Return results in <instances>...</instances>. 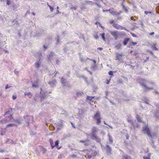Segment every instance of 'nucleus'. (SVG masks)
<instances>
[{"mask_svg":"<svg viewBox=\"0 0 159 159\" xmlns=\"http://www.w3.org/2000/svg\"><path fill=\"white\" fill-rule=\"evenodd\" d=\"M93 118L96 120V124L97 125H100L101 122V114L99 111H97L94 115Z\"/></svg>","mask_w":159,"mask_h":159,"instance_id":"f257e3e1","label":"nucleus"},{"mask_svg":"<svg viewBox=\"0 0 159 159\" xmlns=\"http://www.w3.org/2000/svg\"><path fill=\"white\" fill-rule=\"evenodd\" d=\"M127 120L128 122L130 124L131 127H135L136 126V128H138L139 127V125L138 123H137L136 125H135L134 123L136 122V121L135 120H133L130 119H128Z\"/></svg>","mask_w":159,"mask_h":159,"instance_id":"f03ea898","label":"nucleus"},{"mask_svg":"<svg viewBox=\"0 0 159 159\" xmlns=\"http://www.w3.org/2000/svg\"><path fill=\"white\" fill-rule=\"evenodd\" d=\"M143 131L144 133L147 134L148 136L150 135V134L151 133V131L148 125H145L143 127Z\"/></svg>","mask_w":159,"mask_h":159,"instance_id":"7ed1b4c3","label":"nucleus"},{"mask_svg":"<svg viewBox=\"0 0 159 159\" xmlns=\"http://www.w3.org/2000/svg\"><path fill=\"white\" fill-rule=\"evenodd\" d=\"M140 85L144 89V91L145 92H147L153 89V87H147L146 85L142 83H139Z\"/></svg>","mask_w":159,"mask_h":159,"instance_id":"20e7f679","label":"nucleus"},{"mask_svg":"<svg viewBox=\"0 0 159 159\" xmlns=\"http://www.w3.org/2000/svg\"><path fill=\"white\" fill-rule=\"evenodd\" d=\"M110 34L114 37L115 40H117L119 37V34L117 31H111Z\"/></svg>","mask_w":159,"mask_h":159,"instance_id":"39448f33","label":"nucleus"},{"mask_svg":"<svg viewBox=\"0 0 159 159\" xmlns=\"http://www.w3.org/2000/svg\"><path fill=\"white\" fill-rule=\"evenodd\" d=\"M57 83V80L55 79H53L50 80L48 82V84L52 88L56 86Z\"/></svg>","mask_w":159,"mask_h":159,"instance_id":"423d86ee","label":"nucleus"},{"mask_svg":"<svg viewBox=\"0 0 159 159\" xmlns=\"http://www.w3.org/2000/svg\"><path fill=\"white\" fill-rule=\"evenodd\" d=\"M112 26L115 29H120V30H126V29L125 28L123 27L122 26L119 25L117 23H114L112 25Z\"/></svg>","mask_w":159,"mask_h":159,"instance_id":"0eeeda50","label":"nucleus"},{"mask_svg":"<svg viewBox=\"0 0 159 159\" xmlns=\"http://www.w3.org/2000/svg\"><path fill=\"white\" fill-rule=\"evenodd\" d=\"M106 152L108 154H110L111 153V152L112 150L111 148L108 145H107L105 148Z\"/></svg>","mask_w":159,"mask_h":159,"instance_id":"6e6552de","label":"nucleus"},{"mask_svg":"<svg viewBox=\"0 0 159 159\" xmlns=\"http://www.w3.org/2000/svg\"><path fill=\"white\" fill-rule=\"evenodd\" d=\"M91 138L93 140H95L97 142L100 143L101 145L102 146V144L101 143V140L96 135H93Z\"/></svg>","mask_w":159,"mask_h":159,"instance_id":"1a4fd4ad","label":"nucleus"},{"mask_svg":"<svg viewBox=\"0 0 159 159\" xmlns=\"http://www.w3.org/2000/svg\"><path fill=\"white\" fill-rule=\"evenodd\" d=\"M33 118V116L27 115V118L26 120L27 121L26 123H28V125H29V123L32 121Z\"/></svg>","mask_w":159,"mask_h":159,"instance_id":"9d476101","label":"nucleus"},{"mask_svg":"<svg viewBox=\"0 0 159 159\" xmlns=\"http://www.w3.org/2000/svg\"><path fill=\"white\" fill-rule=\"evenodd\" d=\"M92 134H91V137H92L93 135H96V134L98 132V129L97 127H93L92 129Z\"/></svg>","mask_w":159,"mask_h":159,"instance_id":"9b49d317","label":"nucleus"},{"mask_svg":"<svg viewBox=\"0 0 159 159\" xmlns=\"http://www.w3.org/2000/svg\"><path fill=\"white\" fill-rule=\"evenodd\" d=\"M61 82L62 84L64 85L63 86L64 87L66 86L67 87V85H68V83L67 82L66 80L63 78H61Z\"/></svg>","mask_w":159,"mask_h":159,"instance_id":"f8f14e48","label":"nucleus"},{"mask_svg":"<svg viewBox=\"0 0 159 159\" xmlns=\"http://www.w3.org/2000/svg\"><path fill=\"white\" fill-rule=\"evenodd\" d=\"M46 92L44 93H41V92H40V101H42L44 99L47 97V95L46 93Z\"/></svg>","mask_w":159,"mask_h":159,"instance_id":"ddd939ff","label":"nucleus"},{"mask_svg":"<svg viewBox=\"0 0 159 159\" xmlns=\"http://www.w3.org/2000/svg\"><path fill=\"white\" fill-rule=\"evenodd\" d=\"M59 140H57L55 142V144L53 145L54 148L55 147H56L57 148L58 150L60 149L61 147H59Z\"/></svg>","mask_w":159,"mask_h":159,"instance_id":"4468645a","label":"nucleus"},{"mask_svg":"<svg viewBox=\"0 0 159 159\" xmlns=\"http://www.w3.org/2000/svg\"><path fill=\"white\" fill-rule=\"evenodd\" d=\"M9 121L7 118H6L5 119L1 120L0 121V124H5Z\"/></svg>","mask_w":159,"mask_h":159,"instance_id":"2eb2a0df","label":"nucleus"},{"mask_svg":"<svg viewBox=\"0 0 159 159\" xmlns=\"http://www.w3.org/2000/svg\"><path fill=\"white\" fill-rule=\"evenodd\" d=\"M157 44L156 43H153L151 45V48H152L153 50H155L157 51L158 48L156 47Z\"/></svg>","mask_w":159,"mask_h":159,"instance_id":"dca6fc26","label":"nucleus"},{"mask_svg":"<svg viewBox=\"0 0 159 159\" xmlns=\"http://www.w3.org/2000/svg\"><path fill=\"white\" fill-rule=\"evenodd\" d=\"M137 44L136 42H134L132 41H130L128 44V47L129 48H133V47L134 45H136Z\"/></svg>","mask_w":159,"mask_h":159,"instance_id":"f3484780","label":"nucleus"},{"mask_svg":"<svg viewBox=\"0 0 159 159\" xmlns=\"http://www.w3.org/2000/svg\"><path fill=\"white\" fill-rule=\"evenodd\" d=\"M157 134L156 133L153 132L152 134H150V135L148 137H150L152 139H154L157 137Z\"/></svg>","mask_w":159,"mask_h":159,"instance_id":"a211bd4d","label":"nucleus"},{"mask_svg":"<svg viewBox=\"0 0 159 159\" xmlns=\"http://www.w3.org/2000/svg\"><path fill=\"white\" fill-rule=\"evenodd\" d=\"M80 78H83L85 82L87 85H88L89 84V82L87 80V78L84 75H81L80 76Z\"/></svg>","mask_w":159,"mask_h":159,"instance_id":"6ab92c4d","label":"nucleus"},{"mask_svg":"<svg viewBox=\"0 0 159 159\" xmlns=\"http://www.w3.org/2000/svg\"><path fill=\"white\" fill-rule=\"evenodd\" d=\"M121 12H122L121 11H120L119 12H117L116 11H111L110 12V13L113 15H116V16H117V15H120V13H121Z\"/></svg>","mask_w":159,"mask_h":159,"instance_id":"aec40b11","label":"nucleus"},{"mask_svg":"<svg viewBox=\"0 0 159 159\" xmlns=\"http://www.w3.org/2000/svg\"><path fill=\"white\" fill-rule=\"evenodd\" d=\"M24 94L25 96H27L29 98H31L32 96V95L30 92H25L24 93Z\"/></svg>","mask_w":159,"mask_h":159,"instance_id":"412c9836","label":"nucleus"},{"mask_svg":"<svg viewBox=\"0 0 159 159\" xmlns=\"http://www.w3.org/2000/svg\"><path fill=\"white\" fill-rule=\"evenodd\" d=\"M122 57V55L121 54H116V60L120 61Z\"/></svg>","mask_w":159,"mask_h":159,"instance_id":"4be33fe9","label":"nucleus"},{"mask_svg":"<svg viewBox=\"0 0 159 159\" xmlns=\"http://www.w3.org/2000/svg\"><path fill=\"white\" fill-rule=\"evenodd\" d=\"M95 96H88L87 97L86 99L90 101H92L93 99L94 98Z\"/></svg>","mask_w":159,"mask_h":159,"instance_id":"5701e85b","label":"nucleus"},{"mask_svg":"<svg viewBox=\"0 0 159 159\" xmlns=\"http://www.w3.org/2000/svg\"><path fill=\"white\" fill-rule=\"evenodd\" d=\"M130 39L129 38H127L125 39L123 42V44L124 45H126L128 42L129 41Z\"/></svg>","mask_w":159,"mask_h":159,"instance_id":"b1692460","label":"nucleus"},{"mask_svg":"<svg viewBox=\"0 0 159 159\" xmlns=\"http://www.w3.org/2000/svg\"><path fill=\"white\" fill-rule=\"evenodd\" d=\"M49 141L50 143V144L51 147V149H53L54 148L53 147V142L52 140L50 139L49 140Z\"/></svg>","mask_w":159,"mask_h":159,"instance_id":"393cba45","label":"nucleus"},{"mask_svg":"<svg viewBox=\"0 0 159 159\" xmlns=\"http://www.w3.org/2000/svg\"><path fill=\"white\" fill-rule=\"evenodd\" d=\"M155 115L157 119L159 120V112L157 111H156L155 113Z\"/></svg>","mask_w":159,"mask_h":159,"instance_id":"a878e982","label":"nucleus"},{"mask_svg":"<svg viewBox=\"0 0 159 159\" xmlns=\"http://www.w3.org/2000/svg\"><path fill=\"white\" fill-rule=\"evenodd\" d=\"M108 136L109 140L110 142L111 143H113V140L112 136L110 135L109 134H108Z\"/></svg>","mask_w":159,"mask_h":159,"instance_id":"bb28decb","label":"nucleus"},{"mask_svg":"<svg viewBox=\"0 0 159 159\" xmlns=\"http://www.w3.org/2000/svg\"><path fill=\"white\" fill-rule=\"evenodd\" d=\"M136 118L137 120V121L139 122H142V121L141 120V119L140 117L138 115H136Z\"/></svg>","mask_w":159,"mask_h":159,"instance_id":"cd10ccee","label":"nucleus"},{"mask_svg":"<svg viewBox=\"0 0 159 159\" xmlns=\"http://www.w3.org/2000/svg\"><path fill=\"white\" fill-rule=\"evenodd\" d=\"M23 120H20V119H14V121L17 122L19 124H20L21 123V121Z\"/></svg>","mask_w":159,"mask_h":159,"instance_id":"c85d7f7f","label":"nucleus"},{"mask_svg":"<svg viewBox=\"0 0 159 159\" xmlns=\"http://www.w3.org/2000/svg\"><path fill=\"white\" fill-rule=\"evenodd\" d=\"M121 45L119 43L115 46V48H116L117 49H119L121 47Z\"/></svg>","mask_w":159,"mask_h":159,"instance_id":"c756f323","label":"nucleus"},{"mask_svg":"<svg viewBox=\"0 0 159 159\" xmlns=\"http://www.w3.org/2000/svg\"><path fill=\"white\" fill-rule=\"evenodd\" d=\"M123 159H130L131 158L130 157L126 155L123 156Z\"/></svg>","mask_w":159,"mask_h":159,"instance_id":"7c9ffc66","label":"nucleus"},{"mask_svg":"<svg viewBox=\"0 0 159 159\" xmlns=\"http://www.w3.org/2000/svg\"><path fill=\"white\" fill-rule=\"evenodd\" d=\"M54 53L53 52H51L50 53V54L49 55V56L48 57V60H50V59H51V58L52 57H53L54 56Z\"/></svg>","mask_w":159,"mask_h":159,"instance_id":"2f4dec72","label":"nucleus"},{"mask_svg":"<svg viewBox=\"0 0 159 159\" xmlns=\"http://www.w3.org/2000/svg\"><path fill=\"white\" fill-rule=\"evenodd\" d=\"M100 35L101 36L102 38V39H103V41H106V39L105 38V33H103L102 34H100Z\"/></svg>","mask_w":159,"mask_h":159,"instance_id":"473e14b6","label":"nucleus"},{"mask_svg":"<svg viewBox=\"0 0 159 159\" xmlns=\"http://www.w3.org/2000/svg\"><path fill=\"white\" fill-rule=\"evenodd\" d=\"M15 125L13 124H12V123L9 124H7V125L6 127L7 128V127H12Z\"/></svg>","mask_w":159,"mask_h":159,"instance_id":"72a5a7b5","label":"nucleus"},{"mask_svg":"<svg viewBox=\"0 0 159 159\" xmlns=\"http://www.w3.org/2000/svg\"><path fill=\"white\" fill-rule=\"evenodd\" d=\"M151 143V144L152 146L153 147H154V140L152 139H151L150 140Z\"/></svg>","mask_w":159,"mask_h":159,"instance_id":"f704fd0d","label":"nucleus"},{"mask_svg":"<svg viewBox=\"0 0 159 159\" xmlns=\"http://www.w3.org/2000/svg\"><path fill=\"white\" fill-rule=\"evenodd\" d=\"M76 94L77 96H79L81 95L82 93L80 91H76Z\"/></svg>","mask_w":159,"mask_h":159,"instance_id":"c9c22d12","label":"nucleus"},{"mask_svg":"<svg viewBox=\"0 0 159 159\" xmlns=\"http://www.w3.org/2000/svg\"><path fill=\"white\" fill-rule=\"evenodd\" d=\"M61 114L64 115L65 116H68L67 112L65 111H63Z\"/></svg>","mask_w":159,"mask_h":159,"instance_id":"e433bc0d","label":"nucleus"},{"mask_svg":"<svg viewBox=\"0 0 159 159\" xmlns=\"http://www.w3.org/2000/svg\"><path fill=\"white\" fill-rule=\"evenodd\" d=\"M47 5H48V6L49 7V8L50 9L51 12H53V8L52 7H51L50 5L49 4H47Z\"/></svg>","mask_w":159,"mask_h":159,"instance_id":"4c0bfd02","label":"nucleus"},{"mask_svg":"<svg viewBox=\"0 0 159 159\" xmlns=\"http://www.w3.org/2000/svg\"><path fill=\"white\" fill-rule=\"evenodd\" d=\"M86 60H91V61H93V64H94L95 66H96V61L94 60L93 59H89V58H87L86 59Z\"/></svg>","mask_w":159,"mask_h":159,"instance_id":"58836bf2","label":"nucleus"},{"mask_svg":"<svg viewBox=\"0 0 159 159\" xmlns=\"http://www.w3.org/2000/svg\"><path fill=\"white\" fill-rule=\"evenodd\" d=\"M8 118L10 119V120H11V119H14L13 118L12 114H10V115L8 116Z\"/></svg>","mask_w":159,"mask_h":159,"instance_id":"ea45409f","label":"nucleus"},{"mask_svg":"<svg viewBox=\"0 0 159 159\" xmlns=\"http://www.w3.org/2000/svg\"><path fill=\"white\" fill-rule=\"evenodd\" d=\"M149 155H150V154L149 153L148 154V156H144V157H143V159H150V155L149 156Z\"/></svg>","mask_w":159,"mask_h":159,"instance_id":"a19ab883","label":"nucleus"},{"mask_svg":"<svg viewBox=\"0 0 159 159\" xmlns=\"http://www.w3.org/2000/svg\"><path fill=\"white\" fill-rule=\"evenodd\" d=\"M42 152L43 153V154H44L47 152V150L45 148L43 147V148L42 149Z\"/></svg>","mask_w":159,"mask_h":159,"instance_id":"79ce46f5","label":"nucleus"},{"mask_svg":"<svg viewBox=\"0 0 159 159\" xmlns=\"http://www.w3.org/2000/svg\"><path fill=\"white\" fill-rule=\"evenodd\" d=\"M35 66L36 67L39 68L40 66V63L39 62H37L35 63Z\"/></svg>","mask_w":159,"mask_h":159,"instance_id":"37998d69","label":"nucleus"},{"mask_svg":"<svg viewBox=\"0 0 159 159\" xmlns=\"http://www.w3.org/2000/svg\"><path fill=\"white\" fill-rule=\"evenodd\" d=\"M58 124V126H59V127H58L57 128V131H58L59 130L61 129V126H62V124Z\"/></svg>","mask_w":159,"mask_h":159,"instance_id":"c03bdc74","label":"nucleus"},{"mask_svg":"<svg viewBox=\"0 0 159 159\" xmlns=\"http://www.w3.org/2000/svg\"><path fill=\"white\" fill-rule=\"evenodd\" d=\"M108 74L111 76L112 75H113V71L111 70L109 72Z\"/></svg>","mask_w":159,"mask_h":159,"instance_id":"a18cd8bd","label":"nucleus"},{"mask_svg":"<svg viewBox=\"0 0 159 159\" xmlns=\"http://www.w3.org/2000/svg\"><path fill=\"white\" fill-rule=\"evenodd\" d=\"M109 23L110 24H113L114 23V20H113V19H111V20L109 21Z\"/></svg>","mask_w":159,"mask_h":159,"instance_id":"49530a36","label":"nucleus"},{"mask_svg":"<svg viewBox=\"0 0 159 159\" xmlns=\"http://www.w3.org/2000/svg\"><path fill=\"white\" fill-rule=\"evenodd\" d=\"M32 87L34 88H37L38 87V85L36 84H32Z\"/></svg>","mask_w":159,"mask_h":159,"instance_id":"de8ad7c7","label":"nucleus"},{"mask_svg":"<svg viewBox=\"0 0 159 159\" xmlns=\"http://www.w3.org/2000/svg\"><path fill=\"white\" fill-rule=\"evenodd\" d=\"M11 3V1L10 0H7V4L9 5Z\"/></svg>","mask_w":159,"mask_h":159,"instance_id":"09e8293b","label":"nucleus"},{"mask_svg":"<svg viewBox=\"0 0 159 159\" xmlns=\"http://www.w3.org/2000/svg\"><path fill=\"white\" fill-rule=\"evenodd\" d=\"M57 14H58L59 13H60V12H59L58 9H59V8L58 7H57Z\"/></svg>","mask_w":159,"mask_h":159,"instance_id":"8fccbe9b","label":"nucleus"},{"mask_svg":"<svg viewBox=\"0 0 159 159\" xmlns=\"http://www.w3.org/2000/svg\"><path fill=\"white\" fill-rule=\"evenodd\" d=\"M10 113V111H7L5 112L4 115L3 116H4L6 115L7 114H9Z\"/></svg>","mask_w":159,"mask_h":159,"instance_id":"3c124183","label":"nucleus"},{"mask_svg":"<svg viewBox=\"0 0 159 159\" xmlns=\"http://www.w3.org/2000/svg\"><path fill=\"white\" fill-rule=\"evenodd\" d=\"M16 98V95H13L12 96V98L13 100H15Z\"/></svg>","mask_w":159,"mask_h":159,"instance_id":"603ef678","label":"nucleus"},{"mask_svg":"<svg viewBox=\"0 0 159 159\" xmlns=\"http://www.w3.org/2000/svg\"><path fill=\"white\" fill-rule=\"evenodd\" d=\"M130 34H131L133 36V37H137L136 35H135L134 33H131Z\"/></svg>","mask_w":159,"mask_h":159,"instance_id":"864d4df0","label":"nucleus"},{"mask_svg":"<svg viewBox=\"0 0 159 159\" xmlns=\"http://www.w3.org/2000/svg\"><path fill=\"white\" fill-rule=\"evenodd\" d=\"M151 13V12H148V11H144V13L146 15H147L148 13Z\"/></svg>","mask_w":159,"mask_h":159,"instance_id":"5fc2aeb1","label":"nucleus"},{"mask_svg":"<svg viewBox=\"0 0 159 159\" xmlns=\"http://www.w3.org/2000/svg\"><path fill=\"white\" fill-rule=\"evenodd\" d=\"M70 123L71 124V125H72V127H73L74 128H75V124L73 123H72V122H71Z\"/></svg>","mask_w":159,"mask_h":159,"instance_id":"6e6d98bb","label":"nucleus"},{"mask_svg":"<svg viewBox=\"0 0 159 159\" xmlns=\"http://www.w3.org/2000/svg\"><path fill=\"white\" fill-rule=\"evenodd\" d=\"M11 87V86H9L8 84H7L5 86V89H6L9 88Z\"/></svg>","mask_w":159,"mask_h":159,"instance_id":"4d7b16f0","label":"nucleus"},{"mask_svg":"<svg viewBox=\"0 0 159 159\" xmlns=\"http://www.w3.org/2000/svg\"><path fill=\"white\" fill-rule=\"evenodd\" d=\"M94 38L96 39H98V36L97 35H94Z\"/></svg>","mask_w":159,"mask_h":159,"instance_id":"13d9d810","label":"nucleus"},{"mask_svg":"<svg viewBox=\"0 0 159 159\" xmlns=\"http://www.w3.org/2000/svg\"><path fill=\"white\" fill-rule=\"evenodd\" d=\"M71 156L73 158H76V156L75 154H73L71 155Z\"/></svg>","mask_w":159,"mask_h":159,"instance_id":"bf43d9fd","label":"nucleus"},{"mask_svg":"<svg viewBox=\"0 0 159 159\" xmlns=\"http://www.w3.org/2000/svg\"><path fill=\"white\" fill-rule=\"evenodd\" d=\"M70 9L71 10H75L76 9V7H72L70 8Z\"/></svg>","mask_w":159,"mask_h":159,"instance_id":"052dcab7","label":"nucleus"},{"mask_svg":"<svg viewBox=\"0 0 159 159\" xmlns=\"http://www.w3.org/2000/svg\"><path fill=\"white\" fill-rule=\"evenodd\" d=\"M35 132H34L32 131L30 133V134L32 135H34L35 134Z\"/></svg>","mask_w":159,"mask_h":159,"instance_id":"680f3d73","label":"nucleus"},{"mask_svg":"<svg viewBox=\"0 0 159 159\" xmlns=\"http://www.w3.org/2000/svg\"><path fill=\"white\" fill-rule=\"evenodd\" d=\"M88 158L91 159L92 158V156L90 155H88L87 156Z\"/></svg>","mask_w":159,"mask_h":159,"instance_id":"e2e57ef3","label":"nucleus"},{"mask_svg":"<svg viewBox=\"0 0 159 159\" xmlns=\"http://www.w3.org/2000/svg\"><path fill=\"white\" fill-rule=\"evenodd\" d=\"M148 83H149L150 84H152V85H153L154 84V83L152 82L148 81Z\"/></svg>","mask_w":159,"mask_h":159,"instance_id":"0e129e2a","label":"nucleus"},{"mask_svg":"<svg viewBox=\"0 0 159 159\" xmlns=\"http://www.w3.org/2000/svg\"><path fill=\"white\" fill-rule=\"evenodd\" d=\"M80 142L81 143H85L86 142V141L81 140L80 141Z\"/></svg>","mask_w":159,"mask_h":159,"instance_id":"69168bd1","label":"nucleus"},{"mask_svg":"<svg viewBox=\"0 0 159 159\" xmlns=\"http://www.w3.org/2000/svg\"><path fill=\"white\" fill-rule=\"evenodd\" d=\"M110 82V80H107V81L106 82V83L107 84H109Z\"/></svg>","mask_w":159,"mask_h":159,"instance_id":"338daca9","label":"nucleus"},{"mask_svg":"<svg viewBox=\"0 0 159 159\" xmlns=\"http://www.w3.org/2000/svg\"><path fill=\"white\" fill-rule=\"evenodd\" d=\"M154 34V32H151V33H149V34L150 35H153Z\"/></svg>","mask_w":159,"mask_h":159,"instance_id":"774afa93","label":"nucleus"}]
</instances>
